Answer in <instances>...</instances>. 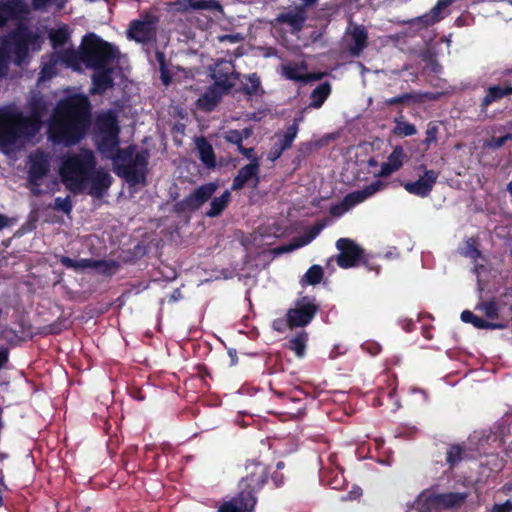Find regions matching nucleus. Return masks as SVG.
Returning a JSON list of instances; mask_svg holds the SVG:
<instances>
[{"mask_svg":"<svg viewBox=\"0 0 512 512\" xmlns=\"http://www.w3.org/2000/svg\"><path fill=\"white\" fill-rule=\"evenodd\" d=\"M96 128L97 148L104 157L112 160L115 174L130 186L146 185L149 152L146 149L137 151L133 144L119 148L120 127L117 116L111 111L97 116Z\"/></svg>","mask_w":512,"mask_h":512,"instance_id":"f257e3e1","label":"nucleus"},{"mask_svg":"<svg viewBox=\"0 0 512 512\" xmlns=\"http://www.w3.org/2000/svg\"><path fill=\"white\" fill-rule=\"evenodd\" d=\"M92 123V106L84 94H73L60 99L48 123V138L56 145L66 147L79 144Z\"/></svg>","mask_w":512,"mask_h":512,"instance_id":"f03ea898","label":"nucleus"},{"mask_svg":"<svg viewBox=\"0 0 512 512\" xmlns=\"http://www.w3.org/2000/svg\"><path fill=\"white\" fill-rule=\"evenodd\" d=\"M37 39V35L27 27L13 30L8 37L0 40V78L7 75L11 63V47L14 54L13 62L20 66L29 56V47ZM16 111L9 108L0 109V146L10 148L17 143L15 127Z\"/></svg>","mask_w":512,"mask_h":512,"instance_id":"7ed1b4c3","label":"nucleus"},{"mask_svg":"<svg viewBox=\"0 0 512 512\" xmlns=\"http://www.w3.org/2000/svg\"><path fill=\"white\" fill-rule=\"evenodd\" d=\"M97 162L93 152L82 149L79 153L67 154L63 157L59 168L61 181L66 189L77 195L84 192Z\"/></svg>","mask_w":512,"mask_h":512,"instance_id":"20e7f679","label":"nucleus"},{"mask_svg":"<svg viewBox=\"0 0 512 512\" xmlns=\"http://www.w3.org/2000/svg\"><path fill=\"white\" fill-rule=\"evenodd\" d=\"M274 483L275 487H279L283 483V475L270 473L269 467L258 460H248L245 465V475L238 483V499L247 501L252 505L257 503V493L268 483L269 479Z\"/></svg>","mask_w":512,"mask_h":512,"instance_id":"39448f33","label":"nucleus"},{"mask_svg":"<svg viewBox=\"0 0 512 512\" xmlns=\"http://www.w3.org/2000/svg\"><path fill=\"white\" fill-rule=\"evenodd\" d=\"M84 65L90 69L110 66L119 56L118 49L95 33H88L82 39Z\"/></svg>","mask_w":512,"mask_h":512,"instance_id":"423d86ee","label":"nucleus"},{"mask_svg":"<svg viewBox=\"0 0 512 512\" xmlns=\"http://www.w3.org/2000/svg\"><path fill=\"white\" fill-rule=\"evenodd\" d=\"M319 310V305L314 298L304 296L297 299L295 306L286 313V325L288 328L305 327L311 323Z\"/></svg>","mask_w":512,"mask_h":512,"instance_id":"0eeeda50","label":"nucleus"},{"mask_svg":"<svg viewBox=\"0 0 512 512\" xmlns=\"http://www.w3.org/2000/svg\"><path fill=\"white\" fill-rule=\"evenodd\" d=\"M159 19L157 16L145 13L140 19L130 22L127 29V37L141 44H151L156 42L157 24Z\"/></svg>","mask_w":512,"mask_h":512,"instance_id":"6e6552de","label":"nucleus"},{"mask_svg":"<svg viewBox=\"0 0 512 512\" xmlns=\"http://www.w3.org/2000/svg\"><path fill=\"white\" fill-rule=\"evenodd\" d=\"M217 188L218 185L214 182L199 186L184 199L176 202L173 206V211L176 214H184L199 210L204 203L211 199Z\"/></svg>","mask_w":512,"mask_h":512,"instance_id":"1a4fd4ad","label":"nucleus"},{"mask_svg":"<svg viewBox=\"0 0 512 512\" xmlns=\"http://www.w3.org/2000/svg\"><path fill=\"white\" fill-rule=\"evenodd\" d=\"M58 261L64 267L75 271L87 268L98 269L103 275L112 276L119 268V263L115 260H96L92 258L72 259L68 256H58Z\"/></svg>","mask_w":512,"mask_h":512,"instance_id":"9d476101","label":"nucleus"},{"mask_svg":"<svg viewBox=\"0 0 512 512\" xmlns=\"http://www.w3.org/2000/svg\"><path fill=\"white\" fill-rule=\"evenodd\" d=\"M424 497L422 507L430 509H454L459 508L466 501L468 494L462 492H446V493H423Z\"/></svg>","mask_w":512,"mask_h":512,"instance_id":"9b49d317","label":"nucleus"},{"mask_svg":"<svg viewBox=\"0 0 512 512\" xmlns=\"http://www.w3.org/2000/svg\"><path fill=\"white\" fill-rule=\"evenodd\" d=\"M213 85L229 93L240 78V73L235 71L230 61L220 60L211 69Z\"/></svg>","mask_w":512,"mask_h":512,"instance_id":"f8f14e48","label":"nucleus"},{"mask_svg":"<svg viewBox=\"0 0 512 512\" xmlns=\"http://www.w3.org/2000/svg\"><path fill=\"white\" fill-rule=\"evenodd\" d=\"M336 247L340 251L337 256V264L343 269L356 266L364 254V250L350 238L338 239Z\"/></svg>","mask_w":512,"mask_h":512,"instance_id":"ddd939ff","label":"nucleus"},{"mask_svg":"<svg viewBox=\"0 0 512 512\" xmlns=\"http://www.w3.org/2000/svg\"><path fill=\"white\" fill-rule=\"evenodd\" d=\"M49 171V156L45 151L37 149L29 155L28 182L33 187H39L41 180L48 175Z\"/></svg>","mask_w":512,"mask_h":512,"instance_id":"4468645a","label":"nucleus"},{"mask_svg":"<svg viewBox=\"0 0 512 512\" xmlns=\"http://www.w3.org/2000/svg\"><path fill=\"white\" fill-rule=\"evenodd\" d=\"M302 117L295 118L293 123L289 125L283 134L277 133L278 140L272 145L269 153L268 160L275 162L281 157L284 151L290 149L299 131V122Z\"/></svg>","mask_w":512,"mask_h":512,"instance_id":"2eb2a0df","label":"nucleus"},{"mask_svg":"<svg viewBox=\"0 0 512 512\" xmlns=\"http://www.w3.org/2000/svg\"><path fill=\"white\" fill-rule=\"evenodd\" d=\"M420 168L424 169V174L414 182L404 183L403 187L409 194L425 198L429 196L433 190L439 173L432 169H426L425 165H421Z\"/></svg>","mask_w":512,"mask_h":512,"instance_id":"dca6fc26","label":"nucleus"},{"mask_svg":"<svg viewBox=\"0 0 512 512\" xmlns=\"http://www.w3.org/2000/svg\"><path fill=\"white\" fill-rule=\"evenodd\" d=\"M88 182H90L88 194L99 199L107 193L113 183V178L107 171L95 168Z\"/></svg>","mask_w":512,"mask_h":512,"instance_id":"f3484780","label":"nucleus"},{"mask_svg":"<svg viewBox=\"0 0 512 512\" xmlns=\"http://www.w3.org/2000/svg\"><path fill=\"white\" fill-rule=\"evenodd\" d=\"M175 6L180 12L207 10L224 14L223 6L218 0H178Z\"/></svg>","mask_w":512,"mask_h":512,"instance_id":"a211bd4d","label":"nucleus"},{"mask_svg":"<svg viewBox=\"0 0 512 512\" xmlns=\"http://www.w3.org/2000/svg\"><path fill=\"white\" fill-rule=\"evenodd\" d=\"M512 95V83L504 81L498 85H491L486 89L485 96L480 102V108L482 112H485L487 108L495 102Z\"/></svg>","mask_w":512,"mask_h":512,"instance_id":"6ab92c4d","label":"nucleus"},{"mask_svg":"<svg viewBox=\"0 0 512 512\" xmlns=\"http://www.w3.org/2000/svg\"><path fill=\"white\" fill-rule=\"evenodd\" d=\"M384 184L380 180H376L369 185H367L362 190L352 191L346 194L343 198L344 205L348 207L349 210L354 208L356 205L364 202L369 197L373 196L376 192H378Z\"/></svg>","mask_w":512,"mask_h":512,"instance_id":"aec40b11","label":"nucleus"},{"mask_svg":"<svg viewBox=\"0 0 512 512\" xmlns=\"http://www.w3.org/2000/svg\"><path fill=\"white\" fill-rule=\"evenodd\" d=\"M14 120L16 127L17 142L20 139H29L35 136L42 125L30 116H23L20 112H16Z\"/></svg>","mask_w":512,"mask_h":512,"instance_id":"412c9836","label":"nucleus"},{"mask_svg":"<svg viewBox=\"0 0 512 512\" xmlns=\"http://www.w3.org/2000/svg\"><path fill=\"white\" fill-rule=\"evenodd\" d=\"M260 163L256 160L238 170L232 182V190H241L251 179H255V185L259 182Z\"/></svg>","mask_w":512,"mask_h":512,"instance_id":"4be33fe9","label":"nucleus"},{"mask_svg":"<svg viewBox=\"0 0 512 512\" xmlns=\"http://www.w3.org/2000/svg\"><path fill=\"white\" fill-rule=\"evenodd\" d=\"M305 69V65L286 64L282 66V75L288 80L304 84L321 79V73H304Z\"/></svg>","mask_w":512,"mask_h":512,"instance_id":"5701e85b","label":"nucleus"},{"mask_svg":"<svg viewBox=\"0 0 512 512\" xmlns=\"http://www.w3.org/2000/svg\"><path fill=\"white\" fill-rule=\"evenodd\" d=\"M307 19V11L295 6L293 9L278 14L276 21L289 25L294 31H301Z\"/></svg>","mask_w":512,"mask_h":512,"instance_id":"b1692460","label":"nucleus"},{"mask_svg":"<svg viewBox=\"0 0 512 512\" xmlns=\"http://www.w3.org/2000/svg\"><path fill=\"white\" fill-rule=\"evenodd\" d=\"M95 73L92 76L93 87L92 94H103L114 85L112 77L113 69L110 66L104 68L94 69Z\"/></svg>","mask_w":512,"mask_h":512,"instance_id":"393cba45","label":"nucleus"},{"mask_svg":"<svg viewBox=\"0 0 512 512\" xmlns=\"http://www.w3.org/2000/svg\"><path fill=\"white\" fill-rule=\"evenodd\" d=\"M228 94L215 85H210L206 91L198 98L197 106L206 112L213 111L221 102L223 95Z\"/></svg>","mask_w":512,"mask_h":512,"instance_id":"a878e982","label":"nucleus"},{"mask_svg":"<svg viewBox=\"0 0 512 512\" xmlns=\"http://www.w3.org/2000/svg\"><path fill=\"white\" fill-rule=\"evenodd\" d=\"M352 44L349 46V53L352 56H359L368 44V33L364 26L357 25L351 32Z\"/></svg>","mask_w":512,"mask_h":512,"instance_id":"bb28decb","label":"nucleus"},{"mask_svg":"<svg viewBox=\"0 0 512 512\" xmlns=\"http://www.w3.org/2000/svg\"><path fill=\"white\" fill-rule=\"evenodd\" d=\"M196 147L199 154V159L203 165L208 169L216 167V157L212 145L204 137H199L196 140Z\"/></svg>","mask_w":512,"mask_h":512,"instance_id":"cd10ccee","label":"nucleus"},{"mask_svg":"<svg viewBox=\"0 0 512 512\" xmlns=\"http://www.w3.org/2000/svg\"><path fill=\"white\" fill-rule=\"evenodd\" d=\"M0 11L8 19H13L28 12L27 5L24 0H2L0 3Z\"/></svg>","mask_w":512,"mask_h":512,"instance_id":"c85d7f7f","label":"nucleus"},{"mask_svg":"<svg viewBox=\"0 0 512 512\" xmlns=\"http://www.w3.org/2000/svg\"><path fill=\"white\" fill-rule=\"evenodd\" d=\"M461 320L465 323L472 324L475 328L478 329H502L505 327L503 324L489 322L481 317H478L470 310H464L461 313Z\"/></svg>","mask_w":512,"mask_h":512,"instance_id":"c756f323","label":"nucleus"},{"mask_svg":"<svg viewBox=\"0 0 512 512\" xmlns=\"http://www.w3.org/2000/svg\"><path fill=\"white\" fill-rule=\"evenodd\" d=\"M255 506L245 500L238 499L235 495L229 501L224 502L217 510V512H253Z\"/></svg>","mask_w":512,"mask_h":512,"instance_id":"7c9ffc66","label":"nucleus"},{"mask_svg":"<svg viewBox=\"0 0 512 512\" xmlns=\"http://www.w3.org/2000/svg\"><path fill=\"white\" fill-rule=\"evenodd\" d=\"M331 93V85L329 82L320 83L310 95L311 102L309 107L318 109L322 107L326 99L329 97Z\"/></svg>","mask_w":512,"mask_h":512,"instance_id":"2f4dec72","label":"nucleus"},{"mask_svg":"<svg viewBox=\"0 0 512 512\" xmlns=\"http://www.w3.org/2000/svg\"><path fill=\"white\" fill-rule=\"evenodd\" d=\"M29 110L30 114L28 116L42 124L43 117L48 110V104L43 97L33 96L29 101Z\"/></svg>","mask_w":512,"mask_h":512,"instance_id":"473e14b6","label":"nucleus"},{"mask_svg":"<svg viewBox=\"0 0 512 512\" xmlns=\"http://www.w3.org/2000/svg\"><path fill=\"white\" fill-rule=\"evenodd\" d=\"M231 200V193L226 190L220 197H215L210 203V209L206 211L205 215L210 218L220 216L228 206Z\"/></svg>","mask_w":512,"mask_h":512,"instance_id":"72a5a7b5","label":"nucleus"},{"mask_svg":"<svg viewBox=\"0 0 512 512\" xmlns=\"http://www.w3.org/2000/svg\"><path fill=\"white\" fill-rule=\"evenodd\" d=\"M61 60L74 70H79L80 65L84 64V54L82 44L79 50L66 49L61 52Z\"/></svg>","mask_w":512,"mask_h":512,"instance_id":"f704fd0d","label":"nucleus"},{"mask_svg":"<svg viewBox=\"0 0 512 512\" xmlns=\"http://www.w3.org/2000/svg\"><path fill=\"white\" fill-rule=\"evenodd\" d=\"M465 444H451L446 452V462L451 469L457 466L466 457Z\"/></svg>","mask_w":512,"mask_h":512,"instance_id":"c9c22d12","label":"nucleus"},{"mask_svg":"<svg viewBox=\"0 0 512 512\" xmlns=\"http://www.w3.org/2000/svg\"><path fill=\"white\" fill-rule=\"evenodd\" d=\"M308 342V333L301 331L288 340L287 347L299 358L304 357Z\"/></svg>","mask_w":512,"mask_h":512,"instance_id":"e433bc0d","label":"nucleus"},{"mask_svg":"<svg viewBox=\"0 0 512 512\" xmlns=\"http://www.w3.org/2000/svg\"><path fill=\"white\" fill-rule=\"evenodd\" d=\"M444 10L445 9L443 7H441L439 4L436 3L435 6L428 13H425L424 15L420 16L418 19L425 26L433 25V24L441 21L444 18V16H443Z\"/></svg>","mask_w":512,"mask_h":512,"instance_id":"4c0bfd02","label":"nucleus"},{"mask_svg":"<svg viewBox=\"0 0 512 512\" xmlns=\"http://www.w3.org/2000/svg\"><path fill=\"white\" fill-rule=\"evenodd\" d=\"M478 246H479L478 238H475V237L468 238L465 241V247L462 252V255L471 259L472 261H477L482 256V253L479 250Z\"/></svg>","mask_w":512,"mask_h":512,"instance_id":"58836bf2","label":"nucleus"},{"mask_svg":"<svg viewBox=\"0 0 512 512\" xmlns=\"http://www.w3.org/2000/svg\"><path fill=\"white\" fill-rule=\"evenodd\" d=\"M323 276V268L320 265H312L305 273L302 281L305 284L315 286L322 281Z\"/></svg>","mask_w":512,"mask_h":512,"instance_id":"ea45409f","label":"nucleus"},{"mask_svg":"<svg viewBox=\"0 0 512 512\" xmlns=\"http://www.w3.org/2000/svg\"><path fill=\"white\" fill-rule=\"evenodd\" d=\"M69 37L70 35L66 26L60 27L56 30H52L49 33V39L51 41L53 48H58L65 45L69 40Z\"/></svg>","mask_w":512,"mask_h":512,"instance_id":"a19ab883","label":"nucleus"},{"mask_svg":"<svg viewBox=\"0 0 512 512\" xmlns=\"http://www.w3.org/2000/svg\"><path fill=\"white\" fill-rule=\"evenodd\" d=\"M249 84H244L242 87L243 93L248 96H254L258 94V91L261 88L260 77L256 73L249 74L246 77Z\"/></svg>","mask_w":512,"mask_h":512,"instance_id":"79ce46f5","label":"nucleus"},{"mask_svg":"<svg viewBox=\"0 0 512 512\" xmlns=\"http://www.w3.org/2000/svg\"><path fill=\"white\" fill-rule=\"evenodd\" d=\"M417 129L414 124L409 122L401 121L395 119V127L393 129V133L397 136H412L416 134Z\"/></svg>","mask_w":512,"mask_h":512,"instance_id":"37998d69","label":"nucleus"},{"mask_svg":"<svg viewBox=\"0 0 512 512\" xmlns=\"http://www.w3.org/2000/svg\"><path fill=\"white\" fill-rule=\"evenodd\" d=\"M404 158L405 153L403 147L396 146L391 152V154L388 156L387 161L397 171L402 167Z\"/></svg>","mask_w":512,"mask_h":512,"instance_id":"c03bdc74","label":"nucleus"},{"mask_svg":"<svg viewBox=\"0 0 512 512\" xmlns=\"http://www.w3.org/2000/svg\"><path fill=\"white\" fill-rule=\"evenodd\" d=\"M512 140V133H507L501 137H492L486 140L483 144L484 148L490 150H497L504 146L507 141Z\"/></svg>","mask_w":512,"mask_h":512,"instance_id":"a18cd8bd","label":"nucleus"},{"mask_svg":"<svg viewBox=\"0 0 512 512\" xmlns=\"http://www.w3.org/2000/svg\"><path fill=\"white\" fill-rule=\"evenodd\" d=\"M439 128L436 123L430 122L428 124L427 130L425 132V138L422 143L429 148L432 144L436 143L438 140Z\"/></svg>","mask_w":512,"mask_h":512,"instance_id":"49530a36","label":"nucleus"},{"mask_svg":"<svg viewBox=\"0 0 512 512\" xmlns=\"http://www.w3.org/2000/svg\"><path fill=\"white\" fill-rule=\"evenodd\" d=\"M53 209H55L56 211L63 212L65 214H70L73 209L70 196H66L65 198L56 197L54 200Z\"/></svg>","mask_w":512,"mask_h":512,"instance_id":"de8ad7c7","label":"nucleus"},{"mask_svg":"<svg viewBox=\"0 0 512 512\" xmlns=\"http://www.w3.org/2000/svg\"><path fill=\"white\" fill-rule=\"evenodd\" d=\"M325 227V223L318 222L311 226L308 231L306 232L305 236L302 238L301 245H306L310 243L316 236L319 235V233L322 231V229Z\"/></svg>","mask_w":512,"mask_h":512,"instance_id":"09e8293b","label":"nucleus"},{"mask_svg":"<svg viewBox=\"0 0 512 512\" xmlns=\"http://www.w3.org/2000/svg\"><path fill=\"white\" fill-rule=\"evenodd\" d=\"M411 101H416L415 96L411 93H403L401 95L386 99L385 104L392 106L397 104H408Z\"/></svg>","mask_w":512,"mask_h":512,"instance_id":"8fccbe9b","label":"nucleus"},{"mask_svg":"<svg viewBox=\"0 0 512 512\" xmlns=\"http://www.w3.org/2000/svg\"><path fill=\"white\" fill-rule=\"evenodd\" d=\"M224 139L231 143V144H234L237 146V149L243 145V140L241 138V135H240V131L239 130H236V129H231L229 131H227L224 135Z\"/></svg>","mask_w":512,"mask_h":512,"instance_id":"3c124183","label":"nucleus"},{"mask_svg":"<svg viewBox=\"0 0 512 512\" xmlns=\"http://www.w3.org/2000/svg\"><path fill=\"white\" fill-rule=\"evenodd\" d=\"M349 209L346 205H344V200L342 199L341 202L332 204L329 212L333 217H341L343 214L348 212Z\"/></svg>","mask_w":512,"mask_h":512,"instance_id":"603ef678","label":"nucleus"},{"mask_svg":"<svg viewBox=\"0 0 512 512\" xmlns=\"http://www.w3.org/2000/svg\"><path fill=\"white\" fill-rule=\"evenodd\" d=\"M483 310L488 318L493 319L498 317V307L494 301L485 302L483 304Z\"/></svg>","mask_w":512,"mask_h":512,"instance_id":"864d4df0","label":"nucleus"},{"mask_svg":"<svg viewBox=\"0 0 512 512\" xmlns=\"http://www.w3.org/2000/svg\"><path fill=\"white\" fill-rule=\"evenodd\" d=\"M239 153H241L245 158L250 160V163H253L254 160L259 162V158L255 155L254 148H246L241 145L238 149Z\"/></svg>","mask_w":512,"mask_h":512,"instance_id":"5fc2aeb1","label":"nucleus"},{"mask_svg":"<svg viewBox=\"0 0 512 512\" xmlns=\"http://www.w3.org/2000/svg\"><path fill=\"white\" fill-rule=\"evenodd\" d=\"M491 512H512V502L506 500L502 504H494L491 508Z\"/></svg>","mask_w":512,"mask_h":512,"instance_id":"6e6d98bb","label":"nucleus"},{"mask_svg":"<svg viewBox=\"0 0 512 512\" xmlns=\"http://www.w3.org/2000/svg\"><path fill=\"white\" fill-rule=\"evenodd\" d=\"M155 58H156V61L159 65V69H165V68H168V61L166 59V55L163 51H160V50H156L155 52Z\"/></svg>","mask_w":512,"mask_h":512,"instance_id":"4d7b16f0","label":"nucleus"},{"mask_svg":"<svg viewBox=\"0 0 512 512\" xmlns=\"http://www.w3.org/2000/svg\"><path fill=\"white\" fill-rule=\"evenodd\" d=\"M395 168H393L388 161L382 163L379 175L382 177H387L395 172Z\"/></svg>","mask_w":512,"mask_h":512,"instance_id":"13d9d810","label":"nucleus"},{"mask_svg":"<svg viewBox=\"0 0 512 512\" xmlns=\"http://www.w3.org/2000/svg\"><path fill=\"white\" fill-rule=\"evenodd\" d=\"M53 0H32V7L34 10L46 9Z\"/></svg>","mask_w":512,"mask_h":512,"instance_id":"bf43d9fd","label":"nucleus"},{"mask_svg":"<svg viewBox=\"0 0 512 512\" xmlns=\"http://www.w3.org/2000/svg\"><path fill=\"white\" fill-rule=\"evenodd\" d=\"M159 71L162 83L166 86L169 85L172 81V75L169 71V68L159 69Z\"/></svg>","mask_w":512,"mask_h":512,"instance_id":"052dcab7","label":"nucleus"},{"mask_svg":"<svg viewBox=\"0 0 512 512\" xmlns=\"http://www.w3.org/2000/svg\"><path fill=\"white\" fill-rule=\"evenodd\" d=\"M9 360V349L7 347H0V370L7 364Z\"/></svg>","mask_w":512,"mask_h":512,"instance_id":"680f3d73","label":"nucleus"},{"mask_svg":"<svg viewBox=\"0 0 512 512\" xmlns=\"http://www.w3.org/2000/svg\"><path fill=\"white\" fill-rule=\"evenodd\" d=\"M182 298H183V295H182L181 289L180 288H176L169 295L168 302L169 303H174V302H177V301L181 300Z\"/></svg>","mask_w":512,"mask_h":512,"instance_id":"e2e57ef3","label":"nucleus"},{"mask_svg":"<svg viewBox=\"0 0 512 512\" xmlns=\"http://www.w3.org/2000/svg\"><path fill=\"white\" fill-rule=\"evenodd\" d=\"M284 327H287L286 325V319H276L273 321V328L276 331L282 332L284 330Z\"/></svg>","mask_w":512,"mask_h":512,"instance_id":"0e129e2a","label":"nucleus"},{"mask_svg":"<svg viewBox=\"0 0 512 512\" xmlns=\"http://www.w3.org/2000/svg\"><path fill=\"white\" fill-rule=\"evenodd\" d=\"M11 220L4 214L0 213V230L10 225Z\"/></svg>","mask_w":512,"mask_h":512,"instance_id":"69168bd1","label":"nucleus"},{"mask_svg":"<svg viewBox=\"0 0 512 512\" xmlns=\"http://www.w3.org/2000/svg\"><path fill=\"white\" fill-rule=\"evenodd\" d=\"M302 3L300 5H297L298 7H302L304 11L310 6H313L317 3L318 0H301Z\"/></svg>","mask_w":512,"mask_h":512,"instance_id":"338daca9","label":"nucleus"},{"mask_svg":"<svg viewBox=\"0 0 512 512\" xmlns=\"http://www.w3.org/2000/svg\"><path fill=\"white\" fill-rule=\"evenodd\" d=\"M252 132H253L252 129L249 127H246L242 131H240L242 140L249 138L252 135Z\"/></svg>","mask_w":512,"mask_h":512,"instance_id":"774afa93","label":"nucleus"}]
</instances>
